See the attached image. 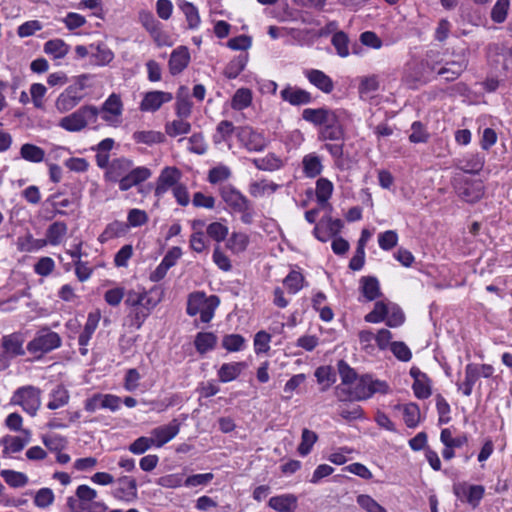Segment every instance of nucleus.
Here are the masks:
<instances>
[{
    "mask_svg": "<svg viewBox=\"0 0 512 512\" xmlns=\"http://www.w3.org/2000/svg\"><path fill=\"white\" fill-rule=\"evenodd\" d=\"M357 503L367 512H387L386 509L376 502L371 496L361 494L357 497Z\"/></svg>",
    "mask_w": 512,
    "mask_h": 512,
    "instance_id": "obj_61",
    "label": "nucleus"
},
{
    "mask_svg": "<svg viewBox=\"0 0 512 512\" xmlns=\"http://www.w3.org/2000/svg\"><path fill=\"white\" fill-rule=\"evenodd\" d=\"M181 177V172L176 167H165L158 179L155 188V196L161 197L164 193H166L170 188H174L178 185V181Z\"/></svg>",
    "mask_w": 512,
    "mask_h": 512,
    "instance_id": "obj_13",
    "label": "nucleus"
},
{
    "mask_svg": "<svg viewBox=\"0 0 512 512\" xmlns=\"http://www.w3.org/2000/svg\"><path fill=\"white\" fill-rule=\"evenodd\" d=\"M477 369V364L475 363H469L465 367V380L462 384L458 385V388L462 390L465 396L472 394L473 386L480 377Z\"/></svg>",
    "mask_w": 512,
    "mask_h": 512,
    "instance_id": "obj_30",
    "label": "nucleus"
},
{
    "mask_svg": "<svg viewBox=\"0 0 512 512\" xmlns=\"http://www.w3.org/2000/svg\"><path fill=\"white\" fill-rule=\"evenodd\" d=\"M304 276L295 270H292L283 280L285 287L288 289L289 293L296 294L303 287Z\"/></svg>",
    "mask_w": 512,
    "mask_h": 512,
    "instance_id": "obj_45",
    "label": "nucleus"
},
{
    "mask_svg": "<svg viewBox=\"0 0 512 512\" xmlns=\"http://www.w3.org/2000/svg\"><path fill=\"white\" fill-rule=\"evenodd\" d=\"M302 170L306 177L315 178L323 171L322 160L315 153H309L302 159Z\"/></svg>",
    "mask_w": 512,
    "mask_h": 512,
    "instance_id": "obj_27",
    "label": "nucleus"
},
{
    "mask_svg": "<svg viewBox=\"0 0 512 512\" xmlns=\"http://www.w3.org/2000/svg\"><path fill=\"white\" fill-rule=\"evenodd\" d=\"M390 350L393 355L400 361L407 362L412 358L409 347L401 341L391 342Z\"/></svg>",
    "mask_w": 512,
    "mask_h": 512,
    "instance_id": "obj_60",
    "label": "nucleus"
},
{
    "mask_svg": "<svg viewBox=\"0 0 512 512\" xmlns=\"http://www.w3.org/2000/svg\"><path fill=\"white\" fill-rule=\"evenodd\" d=\"M404 422L409 428H414L420 420V410L417 404L409 403L403 406Z\"/></svg>",
    "mask_w": 512,
    "mask_h": 512,
    "instance_id": "obj_47",
    "label": "nucleus"
},
{
    "mask_svg": "<svg viewBox=\"0 0 512 512\" xmlns=\"http://www.w3.org/2000/svg\"><path fill=\"white\" fill-rule=\"evenodd\" d=\"M437 64H440V62L431 61L429 54L427 55V58L423 61L413 60L411 62H408L405 67L403 81L407 83L411 88H415L418 83H424L426 81V70H436Z\"/></svg>",
    "mask_w": 512,
    "mask_h": 512,
    "instance_id": "obj_6",
    "label": "nucleus"
},
{
    "mask_svg": "<svg viewBox=\"0 0 512 512\" xmlns=\"http://www.w3.org/2000/svg\"><path fill=\"white\" fill-rule=\"evenodd\" d=\"M26 437L21 438L18 436L6 435L0 439V445L4 446L3 454L18 453L24 449V447L30 441V431L22 430Z\"/></svg>",
    "mask_w": 512,
    "mask_h": 512,
    "instance_id": "obj_22",
    "label": "nucleus"
},
{
    "mask_svg": "<svg viewBox=\"0 0 512 512\" xmlns=\"http://www.w3.org/2000/svg\"><path fill=\"white\" fill-rule=\"evenodd\" d=\"M99 109L93 105H85L75 112L63 117L59 126L69 132H79L88 124H94L97 121Z\"/></svg>",
    "mask_w": 512,
    "mask_h": 512,
    "instance_id": "obj_3",
    "label": "nucleus"
},
{
    "mask_svg": "<svg viewBox=\"0 0 512 512\" xmlns=\"http://www.w3.org/2000/svg\"><path fill=\"white\" fill-rule=\"evenodd\" d=\"M20 155L29 162L39 163L44 160L45 151L39 146L26 143L21 146Z\"/></svg>",
    "mask_w": 512,
    "mask_h": 512,
    "instance_id": "obj_39",
    "label": "nucleus"
},
{
    "mask_svg": "<svg viewBox=\"0 0 512 512\" xmlns=\"http://www.w3.org/2000/svg\"><path fill=\"white\" fill-rule=\"evenodd\" d=\"M151 170L147 167H133V161L124 157L113 159L105 172V179L119 184L121 191L146 181L151 177Z\"/></svg>",
    "mask_w": 512,
    "mask_h": 512,
    "instance_id": "obj_1",
    "label": "nucleus"
},
{
    "mask_svg": "<svg viewBox=\"0 0 512 512\" xmlns=\"http://www.w3.org/2000/svg\"><path fill=\"white\" fill-rule=\"evenodd\" d=\"M438 65L439 64L436 65L435 71L448 82L456 80L467 68V62L464 60L449 61L446 62L445 65L437 68Z\"/></svg>",
    "mask_w": 512,
    "mask_h": 512,
    "instance_id": "obj_24",
    "label": "nucleus"
},
{
    "mask_svg": "<svg viewBox=\"0 0 512 512\" xmlns=\"http://www.w3.org/2000/svg\"><path fill=\"white\" fill-rule=\"evenodd\" d=\"M67 230V224L63 221H56L52 223L46 230V237L48 239L49 244H60L63 237L66 235Z\"/></svg>",
    "mask_w": 512,
    "mask_h": 512,
    "instance_id": "obj_35",
    "label": "nucleus"
},
{
    "mask_svg": "<svg viewBox=\"0 0 512 512\" xmlns=\"http://www.w3.org/2000/svg\"><path fill=\"white\" fill-rule=\"evenodd\" d=\"M337 367L341 377L342 385H349L357 380V373L348 365L346 361L339 360Z\"/></svg>",
    "mask_w": 512,
    "mask_h": 512,
    "instance_id": "obj_55",
    "label": "nucleus"
},
{
    "mask_svg": "<svg viewBox=\"0 0 512 512\" xmlns=\"http://www.w3.org/2000/svg\"><path fill=\"white\" fill-rule=\"evenodd\" d=\"M361 292L368 301H373L380 297L379 282L376 277L363 276L361 278Z\"/></svg>",
    "mask_w": 512,
    "mask_h": 512,
    "instance_id": "obj_33",
    "label": "nucleus"
},
{
    "mask_svg": "<svg viewBox=\"0 0 512 512\" xmlns=\"http://www.w3.org/2000/svg\"><path fill=\"white\" fill-rule=\"evenodd\" d=\"M235 130L237 131V128H235L231 121H220L216 127L217 134L214 135V142L221 143L227 141L235 132Z\"/></svg>",
    "mask_w": 512,
    "mask_h": 512,
    "instance_id": "obj_48",
    "label": "nucleus"
},
{
    "mask_svg": "<svg viewBox=\"0 0 512 512\" xmlns=\"http://www.w3.org/2000/svg\"><path fill=\"white\" fill-rule=\"evenodd\" d=\"M209 303L210 297H206L204 292H193L188 297L186 312L189 316H195Z\"/></svg>",
    "mask_w": 512,
    "mask_h": 512,
    "instance_id": "obj_29",
    "label": "nucleus"
},
{
    "mask_svg": "<svg viewBox=\"0 0 512 512\" xmlns=\"http://www.w3.org/2000/svg\"><path fill=\"white\" fill-rule=\"evenodd\" d=\"M152 446H155L154 438L141 436L129 445V451L133 454L140 455L145 453Z\"/></svg>",
    "mask_w": 512,
    "mask_h": 512,
    "instance_id": "obj_54",
    "label": "nucleus"
},
{
    "mask_svg": "<svg viewBox=\"0 0 512 512\" xmlns=\"http://www.w3.org/2000/svg\"><path fill=\"white\" fill-rule=\"evenodd\" d=\"M398 243V234L394 230H387L378 235V244L381 249L389 251Z\"/></svg>",
    "mask_w": 512,
    "mask_h": 512,
    "instance_id": "obj_57",
    "label": "nucleus"
},
{
    "mask_svg": "<svg viewBox=\"0 0 512 512\" xmlns=\"http://www.w3.org/2000/svg\"><path fill=\"white\" fill-rule=\"evenodd\" d=\"M297 498L292 494L274 496L269 499L268 505L277 512H294Z\"/></svg>",
    "mask_w": 512,
    "mask_h": 512,
    "instance_id": "obj_26",
    "label": "nucleus"
},
{
    "mask_svg": "<svg viewBox=\"0 0 512 512\" xmlns=\"http://www.w3.org/2000/svg\"><path fill=\"white\" fill-rule=\"evenodd\" d=\"M207 234L217 242L225 240L228 235V227L220 222H213L207 227Z\"/></svg>",
    "mask_w": 512,
    "mask_h": 512,
    "instance_id": "obj_62",
    "label": "nucleus"
},
{
    "mask_svg": "<svg viewBox=\"0 0 512 512\" xmlns=\"http://www.w3.org/2000/svg\"><path fill=\"white\" fill-rule=\"evenodd\" d=\"M334 190L333 183L327 178H319L316 181V199L318 204L324 206L328 203Z\"/></svg>",
    "mask_w": 512,
    "mask_h": 512,
    "instance_id": "obj_34",
    "label": "nucleus"
},
{
    "mask_svg": "<svg viewBox=\"0 0 512 512\" xmlns=\"http://www.w3.org/2000/svg\"><path fill=\"white\" fill-rule=\"evenodd\" d=\"M4 481L12 488H21L27 485L28 477L22 472L5 469L0 472Z\"/></svg>",
    "mask_w": 512,
    "mask_h": 512,
    "instance_id": "obj_37",
    "label": "nucleus"
},
{
    "mask_svg": "<svg viewBox=\"0 0 512 512\" xmlns=\"http://www.w3.org/2000/svg\"><path fill=\"white\" fill-rule=\"evenodd\" d=\"M54 498V493L50 488H41L35 494L34 504L38 508L45 509L53 504Z\"/></svg>",
    "mask_w": 512,
    "mask_h": 512,
    "instance_id": "obj_56",
    "label": "nucleus"
},
{
    "mask_svg": "<svg viewBox=\"0 0 512 512\" xmlns=\"http://www.w3.org/2000/svg\"><path fill=\"white\" fill-rule=\"evenodd\" d=\"M163 291L157 287L150 289L148 292H142L144 299L141 301L140 307L147 310L150 314L151 311L161 302Z\"/></svg>",
    "mask_w": 512,
    "mask_h": 512,
    "instance_id": "obj_38",
    "label": "nucleus"
},
{
    "mask_svg": "<svg viewBox=\"0 0 512 512\" xmlns=\"http://www.w3.org/2000/svg\"><path fill=\"white\" fill-rule=\"evenodd\" d=\"M173 96L169 92L164 91H150L147 92L141 103L140 110L145 112H155L167 102L172 100Z\"/></svg>",
    "mask_w": 512,
    "mask_h": 512,
    "instance_id": "obj_15",
    "label": "nucleus"
},
{
    "mask_svg": "<svg viewBox=\"0 0 512 512\" xmlns=\"http://www.w3.org/2000/svg\"><path fill=\"white\" fill-rule=\"evenodd\" d=\"M24 337L21 333L15 332L2 338V348L4 354L9 357L22 356L25 354L23 349Z\"/></svg>",
    "mask_w": 512,
    "mask_h": 512,
    "instance_id": "obj_20",
    "label": "nucleus"
},
{
    "mask_svg": "<svg viewBox=\"0 0 512 512\" xmlns=\"http://www.w3.org/2000/svg\"><path fill=\"white\" fill-rule=\"evenodd\" d=\"M220 196L227 207L234 213L241 214V221L251 224L254 217V209L250 200L231 184H225L219 188Z\"/></svg>",
    "mask_w": 512,
    "mask_h": 512,
    "instance_id": "obj_2",
    "label": "nucleus"
},
{
    "mask_svg": "<svg viewBox=\"0 0 512 512\" xmlns=\"http://www.w3.org/2000/svg\"><path fill=\"white\" fill-rule=\"evenodd\" d=\"M487 58L490 65L500 74L512 70V48L493 44L487 49Z\"/></svg>",
    "mask_w": 512,
    "mask_h": 512,
    "instance_id": "obj_7",
    "label": "nucleus"
},
{
    "mask_svg": "<svg viewBox=\"0 0 512 512\" xmlns=\"http://www.w3.org/2000/svg\"><path fill=\"white\" fill-rule=\"evenodd\" d=\"M101 318V314L99 310L90 312L87 316V321L84 325L83 331L80 333L78 337V343L80 345V353L81 355H86L88 353V349L86 348L89 344L92 335L98 327L99 321Z\"/></svg>",
    "mask_w": 512,
    "mask_h": 512,
    "instance_id": "obj_14",
    "label": "nucleus"
},
{
    "mask_svg": "<svg viewBox=\"0 0 512 512\" xmlns=\"http://www.w3.org/2000/svg\"><path fill=\"white\" fill-rule=\"evenodd\" d=\"M280 97L284 102L292 106H302L310 104L313 100L311 93L298 86L286 85L280 91Z\"/></svg>",
    "mask_w": 512,
    "mask_h": 512,
    "instance_id": "obj_11",
    "label": "nucleus"
},
{
    "mask_svg": "<svg viewBox=\"0 0 512 512\" xmlns=\"http://www.w3.org/2000/svg\"><path fill=\"white\" fill-rule=\"evenodd\" d=\"M137 143L156 144L164 141V135L158 131H137L133 134Z\"/></svg>",
    "mask_w": 512,
    "mask_h": 512,
    "instance_id": "obj_49",
    "label": "nucleus"
},
{
    "mask_svg": "<svg viewBox=\"0 0 512 512\" xmlns=\"http://www.w3.org/2000/svg\"><path fill=\"white\" fill-rule=\"evenodd\" d=\"M60 335L48 327L40 329L35 337L27 344V350L31 354L43 355L61 346Z\"/></svg>",
    "mask_w": 512,
    "mask_h": 512,
    "instance_id": "obj_4",
    "label": "nucleus"
},
{
    "mask_svg": "<svg viewBox=\"0 0 512 512\" xmlns=\"http://www.w3.org/2000/svg\"><path fill=\"white\" fill-rule=\"evenodd\" d=\"M248 244L249 237L244 233H233L227 242L228 248L236 253L246 250Z\"/></svg>",
    "mask_w": 512,
    "mask_h": 512,
    "instance_id": "obj_52",
    "label": "nucleus"
},
{
    "mask_svg": "<svg viewBox=\"0 0 512 512\" xmlns=\"http://www.w3.org/2000/svg\"><path fill=\"white\" fill-rule=\"evenodd\" d=\"M371 376L363 375L355 381V386L351 390L353 400H366L371 397Z\"/></svg>",
    "mask_w": 512,
    "mask_h": 512,
    "instance_id": "obj_32",
    "label": "nucleus"
},
{
    "mask_svg": "<svg viewBox=\"0 0 512 512\" xmlns=\"http://www.w3.org/2000/svg\"><path fill=\"white\" fill-rule=\"evenodd\" d=\"M237 138L239 142L248 150L261 152L267 146V139L264 135L252 127L244 126L237 128Z\"/></svg>",
    "mask_w": 512,
    "mask_h": 512,
    "instance_id": "obj_9",
    "label": "nucleus"
},
{
    "mask_svg": "<svg viewBox=\"0 0 512 512\" xmlns=\"http://www.w3.org/2000/svg\"><path fill=\"white\" fill-rule=\"evenodd\" d=\"M455 189L458 196L468 203H475L484 195L483 184L480 181L464 180L459 182Z\"/></svg>",
    "mask_w": 512,
    "mask_h": 512,
    "instance_id": "obj_10",
    "label": "nucleus"
},
{
    "mask_svg": "<svg viewBox=\"0 0 512 512\" xmlns=\"http://www.w3.org/2000/svg\"><path fill=\"white\" fill-rule=\"evenodd\" d=\"M180 430V423L177 419H173L169 424L154 428L151 431V438L155 439V446L162 447L172 440Z\"/></svg>",
    "mask_w": 512,
    "mask_h": 512,
    "instance_id": "obj_16",
    "label": "nucleus"
},
{
    "mask_svg": "<svg viewBox=\"0 0 512 512\" xmlns=\"http://www.w3.org/2000/svg\"><path fill=\"white\" fill-rule=\"evenodd\" d=\"M81 99L77 88L70 86L58 96L55 106L60 113H65L76 107Z\"/></svg>",
    "mask_w": 512,
    "mask_h": 512,
    "instance_id": "obj_18",
    "label": "nucleus"
},
{
    "mask_svg": "<svg viewBox=\"0 0 512 512\" xmlns=\"http://www.w3.org/2000/svg\"><path fill=\"white\" fill-rule=\"evenodd\" d=\"M44 52L54 59H61L69 52V46L61 39H53L45 43Z\"/></svg>",
    "mask_w": 512,
    "mask_h": 512,
    "instance_id": "obj_36",
    "label": "nucleus"
},
{
    "mask_svg": "<svg viewBox=\"0 0 512 512\" xmlns=\"http://www.w3.org/2000/svg\"><path fill=\"white\" fill-rule=\"evenodd\" d=\"M414 395L418 399H427L431 395L430 379H416L412 385Z\"/></svg>",
    "mask_w": 512,
    "mask_h": 512,
    "instance_id": "obj_59",
    "label": "nucleus"
},
{
    "mask_svg": "<svg viewBox=\"0 0 512 512\" xmlns=\"http://www.w3.org/2000/svg\"><path fill=\"white\" fill-rule=\"evenodd\" d=\"M308 81L323 93L329 94L334 89L333 80L323 71L318 69H308L304 71Z\"/></svg>",
    "mask_w": 512,
    "mask_h": 512,
    "instance_id": "obj_19",
    "label": "nucleus"
},
{
    "mask_svg": "<svg viewBox=\"0 0 512 512\" xmlns=\"http://www.w3.org/2000/svg\"><path fill=\"white\" fill-rule=\"evenodd\" d=\"M336 111L326 107L306 108L302 111V118L315 125L322 127L326 122H331V117Z\"/></svg>",
    "mask_w": 512,
    "mask_h": 512,
    "instance_id": "obj_17",
    "label": "nucleus"
},
{
    "mask_svg": "<svg viewBox=\"0 0 512 512\" xmlns=\"http://www.w3.org/2000/svg\"><path fill=\"white\" fill-rule=\"evenodd\" d=\"M217 343V336L212 332H199L194 340V345L198 353L205 354L213 350Z\"/></svg>",
    "mask_w": 512,
    "mask_h": 512,
    "instance_id": "obj_31",
    "label": "nucleus"
},
{
    "mask_svg": "<svg viewBox=\"0 0 512 512\" xmlns=\"http://www.w3.org/2000/svg\"><path fill=\"white\" fill-rule=\"evenodd\" d=\"M55 268V262L51 257H41L34 265V271L37 275L48 276Z\"/></svg>",
    "mask_w": 512,
    "mask_h": 512,
    "instance_id": "obj_63",
    "label": "nucleus"
},
{
    "mask_svg": "<svg viewBox=\"0 0 512 512\" xmlns=\"http://www.w3.org/2000/svg\"><path fill=\"white\" fill-rule=\"evenodd\" d=\"M388 314V307L382 301L375 303L374 308L365 316V321L369 323H379L385 320Z\"/></svg>",
    "mask_w": 512,
    "mask_h": 512,
    "instance_id": "obj_53",
    "label": "nucleus"
},
{
    "mask_svg": "<svg viewBox=\"0 0 512 512\" xmlns=\"http://www.w3.org/2000/svg\"><path fill=\"white\" fill-rule=\"evenodd\" d=\"M330 155L334 159V163L338 168H342L343 166V156H344V141H340V143H326L323 146Z\"/></svg>",
    "mask_w": 512,
    "mask_h": 512,
    "instance_id": "obj_58",
    "label": "nucleus"
},
{
    "mask_svg": "<svg viewBox=\"0 0 512 512\" xmlns=\"http://www.w3.org/2000/svg\"><path fill=\"white\" fill-rule=\"evenodd\" d=\"M68 401V391L62 386H57L51 393V400L48 402L47 407L50 410H55L66 405Z\"/></svg>",
    "mask_w": 512,
    "mask_h": 512,
    "instance_id": "obj_44",
    "label": "nucleus"
},
{
    "mask_svg": "<svg viewBox=\"0 0 512 512\" xmlns=\"http://www.w3.org/2000/svg\"><path fill=\"white\" fill-rule=\"evenodd\" d=\"M246 368V362L224 363L217 373L219 381L222 383L233 381L237 379L242 371Z\"/></svg>",
    "mask_w": 512,
    "mask_h": 512,
    "instance_id": "obj_25",
    "label": "nucleus"
},
{
    "mask_svg": "<svg viewBox=\"0 0 512 512\" xmlns=\"http://www.w3.org/2000/svg\"><path fill=\"white\" fill-rule=\"evenodd\" d=\"M41 390L37 387L28 385L18 388L12 398L11 403L20 405L24 411L30 415H35L41 405Z\"/></svg>",
    "mask_w": 512,
    "mask_h": 512,
    "instance_id": "obj_5",
    "label": "nucleus"
},
{
    "mask_svg": "<svg viewBox=\"0 0 512 512\" xmlns=\"http://www.w3.org/2000/svg\"><path fill=\"white\" fill-rule=\"evenodd\" d=\"M190 62V54L186 47L180 46L175 49L169 59V71L172 75L181 73Z\"/></svg>",
    "mask_w": 512,
    "mask_h": 512,
    "instance_id": "obj_21",
    "label": "nucleus"
},
{
    "mask_svg": "<svg viewBox=\"0 0 512 512\" xmlns=\"http://www.w3.org/2000/svg\"><path fill=\"white\" fill-rule=\"evenodd\" d=\"M317 440L318 435L314 431L304 428L301 434V442L297 448L298 453L302 456L308 455Z\"/></svg>",
    "mask_w": 512,
    "mask_h": 512,
    "instance_id": "obj_42",
    "label": "nucleus"
},
{
    "mask_svg": "<svg viewBox=\"0 0 512 512\" xmlns=\"http://www.w3.org/2000/svg\"><path fill=\"white\" fill-rule=\"evenodd\" d=\"M252 102V93L247 88H240L238 89L231 102V107L234 110H243L250 106Z\"/></svg>",
    "mask_w": 512,
    "mask_h": 512,
    "instance_id": "obj_43",
    "label": "nucleus"
},
{
    "mask_svg": "<svg viewBox=\"0 0 512 512\" xmlns=\"http://www.w3.org/2000/svg\"><path fill=\"white\" fill-rule=\"evenodd\" d=\"M510 0H497L492 7L490 17L494 23H503L508 15Z\"/></svg>",
    "mask_w": 512,
    "mask_h": 512,
    "instance_id": "obj_46",
    "label": "nucleus"
},
{
    "mask_svg": "<svg viewBox=\"0 0 512 512\" xmlns=\"http://www.w3.org/2000/svg\"><path fill=\"white\" fill-rule=\"evenodd\" d=\"M190 146L189 151L198 155H202L207 151V144L202 133H195L188 139Z\"/></svg>",
    "mask_w": 512,
    "mask_h": 512,
    "instance_id": "obj_64",
    "label": "nucleus"
},
{
    "mask_svg": "<svg viewBox=\"0 0 512 512\" xmlns=\"http://www.w3.org/2000/svg\"><path fill=\"white\" fill-rule=\"evenodd\" d=\"M248 53H242L233 58L225 67L224 75L228 79L237 78L240 73L245 69L248 62Z\"/></svg>",
    "mask_w": 512,
    "mask_h": 512,
    "instance_id": "obj_28",
    "label": "nucleus"
},
{
    "mask_svg": "<svg viewBox=\"0 0 512 512\" xmlns=\"http://www.w3.org/2000/svg\"><path fill=\"white\" fill-rule=\"evenodd\" d=\"M245 339L240 334H228L223 337L222 346L229 352H237L243 349Z\"/></svg>",
    "mask_w": 512,
    "mask_h": 512,
    "instance_id": "obj_50",
    "label": "nucleus"
},
{
    "mask_svg": "<svg viewBox=\"0 0 512 512\" xmlns=\"http://www.w3.org/2000/svg\"><path fill=\"white\" fill-rule=\"evenodd\" d=\"M102 113V118L106 122L113 123L114 117L121 115L122 113V102L118 95L111 94L104 102L99 113Z\"/></svg>",
    "mask_w": 512,
    "mask_h": 512,
    "instance_id": "obj_23",
    "label": "nucleus"
},
{
    "mask_svg": "<svg viewBox=\"0 0 512 512\" xmlns=\"http://www.w3.org/2000/svg\"><path fill=\"white\" fill-rule=\"evenodd\" d=\"M91 49V55L96 59V64L100 66H104L109 64L113 58V52L104 44L94 45L91 44L89 46Z\"/></svg>",
    "mask_w": 512,
    "mask_h": 512,
    "instance_id": "obj_41",
    "label": "nucleus"
},
{
    "mask_svg": "<svg viewBox=\"0 0 512 512\" xmlns=\"http://www.w3.org/2000/svg\"><path fill=\"white\" fill-rule=\"evenodd\" d=\"M191 124L184 118H178L165 124V133L170 137L188 134Z\"/></svg>",
    "mask_w": 512,
    "mask_h": 512,
    "instance_id": "obj_40",
    "label": "nucleus"
},
{
    "mask_svg": "<svg viewBox=\"0 0 512 512\" xmlns=\"http://www.w3.org/2000/svg\"><path fill=\"white\" fill-rule=\"evenodd\" d=\"M412 133L409 140L412 143H426L429 140V133L427 132L424 124L420 121H414L411 125Z\"/></svg>",
    "mask_w": 512,
    "mask_h": 512,
    "instance_id": "obj_51",
    "label": "nucleus"
},
{
    "mask_svg": "<svg viewBox=\"0 0 512 512\" xmlns=\"http://www.w3.org/2000/svg\"><path fill=\"white\" fill-rule=\"evenodd\" d=\"M318 139L320 141H344L345 129L341 124L337 113L331 117V122H326L320 128Z\"/></svg>",
    "mask_w": 512,
    "mask_h": 512,
    "instance_id": "obj_12",
    "label": "nucleus"
},
{
    "mask_svg": "<svg viewBox=\"0 0 512 512\" xmlns=\"http://www.w3.org/2000/svg\"><path fill=\"white\" fill-rule=\"evenodd\" d=\"M454 495L462 502L468 503L473 508L479 506L485 494L483 485H472L460 482L453 485Z\"/></svg>",
    "mask_w": 512,
    "mask_h": 512,
    "instance_id": "obj_8",
    "label": "nucleus"
}]
</instances>
